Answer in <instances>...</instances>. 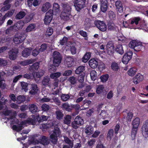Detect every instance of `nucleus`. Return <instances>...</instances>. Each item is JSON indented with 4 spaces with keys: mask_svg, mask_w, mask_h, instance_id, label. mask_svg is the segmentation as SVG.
I'll list each match as a JSON object with an SVG mask.
<instances>
[{
    "mask_svg": "<svg viewBox=\"0 0 148 148\" xmlns=\"http://www.w3.org/2000/svg\"><path fill=\"white\" fill-rule=\"evenodd\" d=\"M66 65L69 67L72 66L74 63L73 59L70 57L66 59Z\"/></svg>",
    "mask_w": 148,
    "mask_h": 148,
    "instance_id": "obj_30",
    "label": "nucleus"
},
{
    "mask_svg": "<svg viewBox=\"0 0 148 148\" xmlns=\"http://www.w3.org/2000/svg\"><path fill=\"white\" fill-rule=\"evenodd\" d=\"M108 29L110 30L114 29L116 27L114 24L112 22L109 23L108 24Z\"/></svg>",
    "mask_w": 148,
    "mask_h": 148,
    "instance_id": "obj_57",
    "label": "nucleus"
},
{
    "mask_svg": "<svg viewBox=\"0 0 148 148\" xmlns=\"http://www.w3.org/2000/svg\"><path fill=\"white\" fill-rule=\"evenodd\" d=\"M115 51L121 55L123 54L124 52L123 47L121 45H118L116 46L115 49Z\"/></svg>",
    "mask_w": 148,
    "mask_h": 148,
    "instance_id": "obj_37",
    "label": "nucleus"
},
{
    "mask_svg": "<svg viewBox=\"0 0 148 148\" xmlns=\"http://www.w3.org/2000/svg\"><path fill=\"white\" fill-rule=\"evenodd\" d=\"M38 90V87L36 84H32L31 85V90L29 93L32 95H34L37 93Z\"/></svg>",
    "mask_w": 148,
    "mask_h": 148,
    "instance_id": "obj_28",
    "label": "nucleus"
},
{
    "mask_svg": "<svg viewBox=\"0 0 148 148\" xmlns=\"http://www.w3.org/2000/svg\"><path fill=\"white\" fill-rule=\"evenodd\" d=\"M53 11L51 10H50L46 14L44 20L45 23L48 25L52 19Z\"/></svg>",
    "mask_w": 148,
    "mask_h": 148,
    "instance_id": "obj_12",
    "label": "nucleus"
},
{
    "mask_svg": "<svg viewBox=\"0 0 148 148\" xmlns=\"http://www.w3.org/2000/svg\"><path fill=\"white\" fill-rule=\"evenodd\" d=\"M56 118L58 119H61L62 118L63 115L60 110H58L56 111Z\"/></svg>",
    "mask_w": 148,
    "mask_h": 148,
    "instance_id": "obj_59",
    "label": "nucleus"
},
{
    "mask_svg": "<svg viewBox=\"0 0 148 148\" xmlns=\"http://www.w3.org/2000/svg\"><path fill=\"white\" fill-rule=\"evenodd\" d=\"M109 76L108 74L104 75H102L100 77L101 81L103 82H106L108 79Z\"/></svg>",
    "mask_w": 148,
    "mask_h": 148,
    "instance_id": "obj_58",
    "label": "nucleus"
},
{
    "mask_svg": "<svg viewBox=\"0 0 148 148\" xmlns=\"http://www.w3.org/2000/svg\"><path fill=\"white\" fill-rule=\"evenodd\" d=\"M107 53L109 55H113L114 50V47L111 42H108L106 46Z\"/></svg>",
    "mask_w": 148,
    "mask_h": 148,
    "instance_id": "obj_14",
    "label": "nucleus"
},
{
    "mask_svg": "<svg viewBox=\"0 0 148 148\" xmlns=\"http://www.w3.org/2000/svg\"><path fill=\"white\" fill-rule=\"evenodd\" d=\"M137 69L135 67L130 68L127 72L128 75L131 77L134 76L137 71Z\"/></svg>",
    "mask_w": 148,
    "mask_h": 148,
    "instance_id": "obj_25",
    "label": "nucleus"
},
{
    "mask_svg": "<svg viewBox=\"0 0 148 148\" xmlns=\"http://www.w3.org/2000/svg\"><path fill=\"white\" fill-rule=\"evenodd\" d=\"M68 39V38L67 37L64 36L62 39L60 40V45H63L66 44V43L67 42ZM66 45H69V44L68 45L67 44H66Z\"/></svg>",
    "mask_w": 148,
    "mask_h": 148,
    "instance_id": "obj_48",
    "label": "nucleus"
},
{
    "mask_svg": "<svg viewBox=\"0 0 148 148\" xmlns=\"http://www.w3.org/2000/svg\"><path fill=\"white\" fill-rule=\"evenodd\" d=\"M111 67L113 70L115 71H117L119 68L118 64L115 62L112 63Z\"/></svg>",
    "mask_w": 148,
    "mask_h": 148,
    "instance_id": "obj_56",
    "label": "nucleus"
},
{
    "mask_svg": "<svg viewBox=\"0 0 148 148\" xmlns=\"http://www.w3.org/2000/svg\"><path fill=\"white\" fill-rule=\"evenodd\" d=\"M61 75V73L60 72L52 73L50 75V77L51 79H55L60 77Z\"/></svg>",
    "mask_w": 148,
    "mask_h": 148,
    "instance_id": "obj_42",
    "label": "nucleus"
},
{
    "mask_svg": "<svg viewBox=\"0 0 148 148\" xmlns=\"http://www.w3.org/2000/svg\"><path fill=\"white\" fill-rule=\"evenodd\" d=\"M62 100L64 101H67L69 98V96L68 95L62 94L61 96Z\"/></svg>",
    "mask_w": 148,
    "mask_h": 148,
    "instance_id": "obj_63",
    "label": "nucleus"
},
{
    "mask_svg": "<svg viewBox=\"0 0 148 148\" xmlns=\"http://www.w3.org/2000/svg\"><path fill=\"white\" fill-rule=\"evenodd\" d=\"M140 119L138 118H136L132 122L133 129L137 130L140 124Z\"/></svg>",
    "mask_w": 148,
    "mask_h": 148,
    "instance_id": "obj_27",
    "label": "nucleus"
},
{
    "mask_svg": "<svg viewBox=\"0 0 148 148\" xmlns=\"http://www.w3.org/2000/svg\"><path fill=\"white\" fill-rule=\"evenodd\" d=\"M21 85L22 90H24L25 92H26L28 90V88L27 83L24 82H21Z\"/></svg>",
    "mask_w": 148,
    "mask_h": 148,
    "instance_id": "obj_44",
    "label": "nucleus"
},
{
    "mask_svg": "<svg viewBox=\"0 0 148 148\" xmlns=\"http://www.w3.org/2000/svg\"><path fill=\"white\" fill-rule=\"evenodd\" d=\"M115 5L117 11L121 13L123 12V8L121 1H117L115 3Z\"/></svg>",
    "mask_w": 148,
    "mask_h": 148,
    "instance_id": "obj_29",
    "label": "nucleus"
},
{
    "mask_svg": "<svg viewBox=\"0 0 148 148\" xmlns=\"http://www.w3.org/2000/svg\"><path fill=\"white\" fill-rule=\"evenodd\" d=\"M33 62L32 59H30L23 61V62H18V64L21 65L23 66H25L31 64Z\"/></svg>",
    "mask_w": 148,
    "mask_h": 148,
    "instance_id": "obj_35",
    "label": "nucleus"
},
{
    "mask_svg": "<svg viewBox=\"0 0 148 148\" xmlns=\"http://www.w3.org/2000/svg\"><path fill=\"white\" fill-rule=\"evenodd\" d=\"M4 6L2 8L0 11L1 12H4L8 10L10 7L11 5L10 4H7L5 5H4L3 4Z\"/></svg>",
    "mask_w": 148,
    "mask_h": 148,
    "instance_id": "obj_51",
    "label": "nucleus"
},
{
    "mask_svg": "<svg viewBox=\"0 0 148 148\" xmlns=\"http://www.w3.org/2000/svg\"><path fill=\"white\" fill-rule=\"evenodd\" d=\"M36 25L34 24H30L26 28L25 32H26L35 31L36 29Z\"/></svg>",
    "mask_w": 148,
    "mask_h": 148,
    "instance_id": "obj_32",
    "label": "nucleus"
},
{
    "mask_svg": "<svg viewBox=\"0 0 148 148\" xmlns=\"http://www.w3.org/2000/svg\"><path fill=\"white\" fill-rule=\"evenodd\" d=\"M142 132L144 137H148V120L146 121L144 123L142 128Z\"/></svg>",
    "mask_w": 148,
    "mask_h": 148,
    "instance_id": "obj_16",
    "label": "nucleus"
},
{
    "mask_svg": "<svg viewBox=\"0 0 148 148\" xmlns=\"http://www.w3.org/2000/svg\"><path fill=\"white\" fill-rule=\"evenodd\" d=\"M44 71H42L40 72H36L33 74L32 73V74L30 73L29 74H26L24 75V77L27 79H31L34 78L36 81L37 82L39 80L37 78L39 79L42 77L44 74Z\"/></svg>",
    "mask_w": 148,
    "mask_h": 148,
    "instance_id": "obj_6",
    "label": "nucleus"
},
{
    "mask_svg": "<svg viewBox=\"0 0 148 148\" xmlns=\"http://www.w3.org/2000/svg\"><path fill=\"white\" fill-rule=\"evenodd\" d=\"M132 52L131 51H127L124 55L122 59V62L124 64H128L132 56Z\"/></svg>",
    "mask_w": 148,
    "mask_h": 148,
    "instance_id": "obj_10",
    "label": "nucleus"
},
{
    "mask_svg": "<svg viewBox=\"0 0 148 148\" xmlns=\"http://www.w3.org/2000/svg\"><path fill=\"white\" fill-rule=\"evenodd\" d=\"M18 51L17 49H14L11 50L9 52V58L11 60H14L17 56V54Z\"/></svg>",
    "mask_w": 148,
    "mask_h": 148,
    "instance_id": "obj_17",
    "label": "nucleus"
},
{
    "mask_svg": "<svg viewBox=\"0 0 148 148\" xmlns=\"http://www.w3.org/2000/svg\"><path fill=\"white\" fill-rule=\"evenodd\" d=\"M26 13L23 11H21L18 13L16 15V18L17 19H20L23 18L25 15Z\"/></svg>",
    "mask_w": 148,
    "mask_h": 148,
    "instance_id": "obj_40",
    "label": "nucleus"
},
{
    "mask_svg": "<svg viewBox=\"0 0 148 148\" xmlns=\"http://www.w3.org/2000/svg\"><path fill=\"white\" fill-rule=\"evenodd\" d=\"M52 58H53V64L54 65L51 66L49 69L50 72H54L56 70V67L59 66L61 63L62 58L60 54L58 51H54L52 54Z\"/></svg>",
    "mask_w": 148,
    "mask_h": 148,
    "instance_id": "obj_4",
    "label": "nucleus"
},
{
    "mask_svg": "<svg viewBox=\"0 0 148 148\" xmlns=\"http://www.w3.org/2000/svg\"><path fill=\"white\" fill-rule=\"evenodd\" d=\"M88 64L89 66L93 69L96 68L98 65L97 61L95 58L91 59L88 62Z\"/></svg>",
    "mask_w": 148,
    "mask_h": 148,
    "instance_id": "obj_19",
    "label": "nucleus"
},
{
    "mask_svg": "<svg viewBox=\"0 0 148 148\" xmlns=\"http://www.w3.org/2000/svg\"><path fill=\"white\" fill-rule=\"evenodd\" d=\"M113 130L112 129H110L109 130L107 136V138L108 139L110 140L111 139L113 136Z\"/></svg>",
    "mask_w": 148,
    "mask_h": 148,
    "instance_id": "obj_64",
    "label": "nucleus"
},
{
    "mask_svg": "<svg viewBox=\"0 0 148 148\" xmlns=\"http://www.w3.org/2000/svg\"><path fill=\"white\" fill-rule=\"evenodd\" d=\"M95 23L98 29L101 31L104 32L106 30V25L103 21L99 20L96 21Z\"/></svg>",
    "mask_w": 148,
    "mask_h": 148,
    "instance_id": "obj_11",
    "label": "nucleus"
},
{
    "mask_svg": "<svg viewBox=\"0 0 148 148\" xmlns=\"http://www.w3.org/2000/svg\"><path fill=\"white\" fill-rule=\"evenodd\" d=\"M144 79L143 76L140 73L137 74L133 78V82L135 84H137L142 81Z\"/></svg>",
    "mask_w": 148,
    "mask_h": 148,
    "instance_id": "obj_15",
    "label": "nucleus"
},
{
    "mask_svg": "<svg viewBox=\"0 0 148 148\" xmlns=\"http://www.w3.org/2000/svg\"><path fill=\"white\" fill-rule=\"evenodd\" d=\"M25 97L23 96H19L18 97L16 101L18 103H20L24 101Z\"/></svg>",
    "mask_w": 148,
    "mask_h": 148,
    "instance_id": "obj_52",
    "label": "nucleus"
},
{
    "mask_svg": "<svg viewBox=\"0 0 148 148\" xmlns=\"http://www.w3.org/2000/svg\"><path fill=\"white\" fill-rule=\"evenodd\" d=\"M107 113L104 111L102 110L99 115V117L100 119H104L107 117Z\"/></svg>",
    "mask_w": 148,
    "mask_h": 148,
    "instance_id": "obj_50",
    "label": "nucleus"
},
{
    "mask_svg": "<svg viewBox=\"0 0 148 148\" xmlns=\"http://www.w3.org/2000/svg\"><path fill=\"white\" fill-rule=\"evenodd\" d=\"M85 67L84 66H79L76 70L75 72L76 74H79L84 70Z\"/></svg>",
    "mask_w": 148,
    "mask_h": 148,
    "instance_id": "obj_54",
    "label": "nucleus"
},
{
    "mask_svg": "<svg viewBox=\"0 0 148 148\" xmlns=\"http://www.w3.org/2000/svg\"><path fill=\"white\" fill-rule=\"evenodd\" d=\"M51 7V4L49 2H46L42 5L41 8V11L44 12H45Z\"/></svg>",
    "mask_w": 148,
    "mask_h": 148,
    "instance_id": "obj_20",
    "label": "nucleus"
},
{
    "mask_svg": "<svg viewBox=\"0 0 148 148\" xmlns=\"http://www.w3.org/2000/svg\"><path fill=\"white\" fill-rule=\"evenodd\" d=\"M32 50L31 47L25 49L22 52V56L24 57H27L30 55Z\"/></svg>",
    "mask_w": 148,
    "mask_h": 148,
    "instance_id": "obj_22",
    "label": "nucleus"
},
{
    "mask_svg": "<svg viewBox=\"0 0 148 148\" xmlns=\"http://www.w3.org/2000/svg\"><path fill=\"white\" fill-rule=\"evenodd\" d=\"M65 48L66 50H68L70 48L71 53L72 54H74L76 53V49L75 48L71 43L70 44H69V45H66V46H65Z\"/></svg>",
    "mask_w": 148,
    "mask_h": 148,
    "instance_id": "obj_23",
    "label": "nucleus"
},
{
    "mask_svg": "<svg viewBox=\"0 0 148 148\" xmlns=\"http://www.w3.org/2000/svg\"><path fill=\"white\" fill-rule=\"evenodd\" d=\"M140 20V18L139 17H134L127 21L123 22V25L125 27H127L128 26H135L138 24V22Z\"/></svg>",
    "mask_w": 148,
    "mask_h": 148,
    "instance_id": "obj_7",
    "label": "nucleus"
},
{
    "mask_svg": "<svg viewBox=\"0 0 148 148\" xmlns=\"http://www.w3.org/2000/svg\"><path fill=\"white\" fill-rule=\"evenodd\" d=\"M53 14H56L60 12V7L59 5L57 3H54L53 4Z\"/></svg>",
    "mask_w": 148,
    "mask_h": 148,
    "instance_id": "obj_21",
    "label": "nucleus"
},
{
    "mask_svg": "<svg viewBox=\"0 0 148 148\" xmlns=\"http://www.w3.org/2000/svg\"><path fill=\"white\" fill-rule=\"evenodd\" d=\"M71 116L69 115H66L64 117V123L66 124L69 125L71 123Z\"/></svg>",
    "mask_w": 148,
    "mask_h": 148,
    "instance_id": "obj_39",
    "label": "nucleus"
},
{
    "mask_svg": "<svg viewBox=\"0 0 148 148\" xmlns=\"http://www.w3.org/2000/svg\"><path fill=\"white\" fill-rule=\"evenodd\" d=\"M36 135H34L31 136L29 139V141L31 143L34 144H38L39 143L43 144L44 145H45L48 144L49 143V140L48 138L45 136H42L41 137L40 141L38 140Z\"/></svg>",
    "mask_w": 148,
    "mask_h": 148,
    "instance_id": "obj_5",
    "label": "nucleus"
},
{
    "mask_svg": "<svg viewBox=\"0 0 148 148\" xmlns=\"http://www.w3.org/2000/svg\"><path fill=\"white\" fill-rule=\"evenodd\" d=\"M75 121L78 123L80 125L83 124L84 121L82 118L79 117V116H77L75 119Z\"/></svg>",
    "mask_w": 148,
    "mask_h": 148,
    "instance_id": "obj_45",
    "label": "nucleus"
},
{
    "mask_svg": "<svg viewBox=\"0 0 148 148\" xmlns=\"http://www.w3.org/2000/svg\"><path fill=\"white\" fill-rule=\"evenodd\" d=\"M93 131V128L91 126L86 127L84 130L85 133L88 135H90L92 134Z\"/></svg>",
    "mask_w": 148,
    "mask_h": 148,
    "instance_id": "obj_33",
    "label": "nucleus"
},
{
    "mask_svg": "<svg viewBox=\"0 0 148 148\" xmlns=\"http://www.w3.org/2000/svg\"><path fill=\"white\" fill-rule=\"evenodd\" d=\"M107 1V0H101L100 8L103 12H105L108 8Z\"/></svg>",
    "mask_w": 148,
    "mask_h": 148,
    "instance_id": "obj_18",
    "label": "nucleus"
},
{
    "mask_svg": "<svg viewBox=\"0 0 148 148\" xmlns=\"http://www.w3.org/2000/svg\"><path fill=\"white\" fill-rule=\"evenodd\" d=\"M86 1V0H75L74 5L76 10L79 11L83 8L85 6Z\"/></svg>",
    "mask_w": 148,
    "mask_h": 148,
    "instance_id": "obj_9",
    "label": "nucleus"
},
{
    "mask_svg": "<svg viewBox=\"0 0 148 148\" xmlns=\"http://www.w3.org/2000/svg\"><path fill=\"white\" fill-rule=\"evenodd\" d=\"M129 45L130 47L137 51H140L143 47L140 42L134 40L130 41Z\"/></svg>",
    "mask_w": 148,
    "mask_h": 148,
    "instance_id": "obj_8",
    "label": "nucleus"
},
{
    "mask_svg": "<svg viewBox=\"0 0 148 148\" xmlns=\"http://www.w3.org/2000/svg\"><path fill=\"white\" fill-rule=\"evenodd\" d=\"M68 80L70 82L71 84H75L77 81V79L76 78L74 77V76H72L70 77L69 79Z\"/></svg>",
    "mask_w": 148,
    "mask_h": 148,
    "instance_id": "obj_53",
    "label": "nucleus"
},
{
    "mask_svg": "<svg viewBox=\"0 0 148 148\" xmlns=\"http://www.w3.org/2000/svg\"><path fill=\"white\" fill-rule=\"evenodd\" d=\"M24 22L22 21H19L18 22L15 23L13 26L14 30L19 29L22 27L24 25Z\"/></svg>",
    "mask_w": 148,
    "mask_h": 148,
    "instance_id": "obj_26",
    "label": "nucleus"
},
{
    "mask_svg": "<svg viewBox=\"0 0 148 148\" xmlns=\"http://www.w3.org/2000/svg\"><path fill=\"white\" fill-rule=\"evenodd\" d=\"M62 5L63 10L60 15L61 18L65 21L71 20L72 16L71 14L70 6L67 3H63Z\"/></svg>",
    "mask_w": 148,
    "mask_h": 148,
    "instance_id": "obj_3",
    "label": "nucleus"
},
{
    "mask_svg": "<svg viewBox=\"0 0 148 148\" xmlns=\"http://www.w3.org/2000/svg\"><path fill=\"white\" fill-rule=\"evenodd\" d=\"M104 87L103 85H99L97 87L96 92L97 94H100L103 91Z\"/></svg>",
    "mask_w": 148,
    "mask_h": 148,
    "instance_id": "obj_49",
    "label": "nucleus"
},
{
    "mask_svg": "<svg viewBox=\"0 0 148 148\" xmlns=\"http://www.w3.org/2000/svg\"><path fill=\"white\" fill-rule=\"evenodd\" d=\"M50 80V78L48 76L45 77L42 80V84L44 86H48L49 84Z\"/></svg>",
    "mask_w": 148,
    "mask_h": 148,
    "instance_id": "obj_38",
    "label": "nucleus"
},
{
    "mask_svg": "<svg viewBox=\"0 0 148 148\" xmlns=\"http://www.w3.org/2000/svg\"><path fill=\"white\" fill-rule=\"evenodd\" d=\"M108 14L109 17L111 20L114 19L116 17L115 14L112 11H110L108 12Z\"/></svg>",
    "mask_w": 148,
    "mask_h": 148,
    "instance_id": "obj_60",
    "label": "nucleus"
},
{
    "mask_svg": "<svg viewBox=\"0 0 148 148\" xmlns=\"http://www.w3.org/2000/svg\"><path fill=\"white\" fill-rule=\"evenodd\" d=\"M64 140L65 142L68 144L71 147H72L73 146L72 142L68 138L66 137H64Z\"/></svg>",
    "mask_w": 148,
    "mask_h": 148,
    "instance_id": "obj_62",
    "label": "nucleus"
},
{
    "mask_svg": "<svg viewBox=\"0 0 148 148\" xmlns=\"http://www.w3.org/2000/svg\"><path fill=\"white\" fill-rule=\"evenodd\" d=\"M106 69V65L102 62H100L98 65V69L100 71H103Z\"/></svg>",
    "mask_w": 148,
    "mask_h": 148,
    "instance_id": "obj_47",
    "label": "nucleus"
},
{
    "mask_svg": "<svg viewBox=\"0 0 148 148\" xmlns=\"http://www.w3.org/2000/svg\"><path fill=\"white\" fill-rule=\"evenodd\" d=\"M29 110L32 113L36 112L38 110L37 106L34 104L29 105Z\"/></svg>",
    "mask_w": 148,
    "mask_h": 148,
    "instance_id": "obj_31",
    "label": "nucleus"
},
{
    "mask_svg": "<svg viewBox=\"0 0 148 148\" xmlns=\"http://www.w3.org/2000/svg\"><path fill=\"white\" fill-rule=\"evenodd\" d=\"M53 29L51 28H48L46 31V32L45 35L46 36H51L53 33Z\"/></svg>",
    "mask_w": 148,
    "mask_h": 148,
    "instance_id": "obj_61",
    "label": "nucleus"
},
{
    "mask_svg": "<svg viewBox=\"0 0 148 148\" xmlns=\"http://www.w3.org/2000/svg\"><path fill=\"white\" fill-rule=\"evenodd\" d=\"M140 27H137V28L139 29H144L147 32L148 31V29L147 28V29H145V28L147 27V25L144 22H143L141 23H140L139 24Z\"/></svg>",
    "mask_w": 148,
    "mask_h": 148,
    "instance_id": "obj_43",
    "label": "nucleus"
},
{
    "mask_svg": "<svg viewBox=\"0 0 148 148\" xmlns=\"http://www.w3.org/2000/svg\"><path fill=\"white\" fill-rule=\"evenodd\" d=\"M91 56L90 52H87L84 56L82 58V61L84 63L87 62Z\"/></svg>",
    "mask_w": 148,
    "mask_h": 148,
    "instance_id": "obj_34",
    "label": "nucleus"
},
{
    "mask_svg": "<svg viewBox=\"0 0 148 148\" xmlns=\"http://www.w3.org/2000/svg\"><path fill=\"white\" fill-rule=\"evenodd\" d=\"M54 127L53 131L49 133L50 140L53 144L55 143L57 141V137L60 136L61 132L57 125L54 126L51 122H48L45 124H41L40 126V128L43 132H45L50 127Z\"/></svg>",
    "mask_w": 148,
    "mask_h": 148,
    "instance_id": "obj_2",
    "label": "nucleus"
},
{
    "mask_svg": "<svg viewBox=\"0 0 148 148\" xmlns=\"http://www.w3.org/2000/svg\"><path fill=\"white\" fill-rule=\"evenodd\" d=\"M73 106V105L70 106L66 103L63 104L62 105V108L68 111H70L71 110Z\"/></svg>",
    "mask_w": 148,
    "mask_h": 148,
    "instance_id": "obj_41",
    "label": "nucleus"
},
{
    "mask_svg": "<svg viewBox=\"0 0 148 148\" xmlns=\"http://www.w3.org/2000/svg\"><path fill=\"white\" fill-rule=\"evenodd\" d=\"M25 39V37L21 34H18L14 36L13 41L15 44H18L22 42Z\"/></svg>",
    "mask_w": 148,
    "mask_h": 148,
    "instance_id": "obj_13",
    "label": "nucleus"
},
{
    "mask_svg": "<svg viewBox=\"0 0 148 148\" xmlns=\"http://www.w3.org/2000/svg\"><path fill=\"white\" fill-rule=\"evenodd\" d=\"M14 10H12L9 11L2 18L1 22H0V24H2L3 23L6 17H10L14 13Z\"/></svg>",
    "mask_w": 148,
    "mask_h": 148,
    "instance_id": "obj_24",
    "label": "nucleus"
},
{
    "mask_svg": "<svg viewBox=\"0 0 148 148\" xmlns=\"http://www.w3.org/2000/svg\"><path fill=\"white\" fill-rule=\"evenodd\" d=\"M91 79L94 81L97 77V73L96 71L94 70L91 71L90 73Z\"/></svg>",
    "mask_w": 148,
    "mask_h": 148,
    "instance_id": "obj_46",
    "label": "nucleus"
},
{
    "mask_svg": "<svg viewBox=\"0 0 148 148\" xmlns=\"http://www.w3.org/2000/svg\"><path fill=\"white\" fill-rule=\"evenodd\" d=\"M5 73L4 72H1L0 73V87L2 88H4L5 86V85L3 83L2 80L3 76L4 75Z\"/></svg>",
    "mask_w": 148,
    "mask_h": 148,
    "instance_id": "obj_36",
    "label": "nucleus"
},
{
    "mask_svg": "<svg viewBox=\"0 0 148 148\" xmlns=\"http://www.w3.org/2000/svg\"><path fill=\"white\" fill-rule=\"evenodd\" d=\"M3 113L5 115H10V119L7 118L8 121H10V124L17 123L18 125H14L12 127L13 130L18 132H19L22 130L25 126H27L28 124H36L37 123L46 121L48 119V117L43 115H42L40 117L38 115L36 116H32L33 119L28 118L27 120L19 122L18 120L15 117L17 114V113L15 111H12L8 110V108H6L3 112Z\"/></svg>",
    "mask_w": 148,
    "mask_h": 148,
    "instance_id": "obj_1",
    "label": "nucleus"
},
{
    "mask_svg": "<svg viewBox=\"0 0 148 148\" xmlns=\"http://www.w3.org/2000/svg\"><path fill=\"white\" fill-rule=\"evenodd\" d=\"M11 38L9 37H5V38H2L0 40L1 43H4L6 42H8L10 41Z\"/></svg>",
    "mask_w": 148,
    "mask_h": 148,
    "instance_id": "obj_55",
    "label": "nucleus"
}]
</instances>
